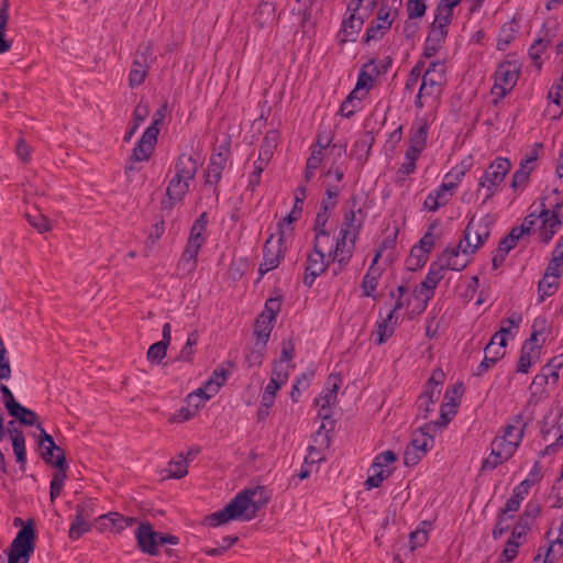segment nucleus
Instances as JSON below:
<instances>
[{
  "label": "nucleus",
  "instance_id": "6e6d98bb",
  "mask_svg": "<svg viewBox=\"0 0 563 563\" xmlns=\"http://www.w3.org/2000/svg\"><path fill=\"white\" fill-rule=\"evenodd\" d=\"M550 43L551 38L539 37L533 42V44L529 48V56L538 66V68H541L542 66L541 54Z\"/></svg>",
  "mask_w": 563,
  "mask_h": 563
},
{
  "label": "nucleus",
  "instance_id": "9b49d317",
  "mask_svg": "<svg viewBox=\"0 0 563 563\" xmlns=\"http://www.w3.org/2000/svg\"><path fill=\"white\" fill-rule=\"evenodd\" d=\"M511 163L508 158L497 157L494 162L490 163L484 175L481 177L477 194L482 191V187H485L487 183H492L493 185H500L504 181L506 175L509 173Z\"/></svg>",
  "mask_w": 563,
  "mask_h": 563
},
{
  "label": "nucleus",
  "instance_id": "5fc2aeb1",
  "mask_svg": "<svg viewBox=\"0 0 563 563\" xmlns=\"http://www.w3.org/2000/svg\"><path fill=\"white\" fill-rule=\"evenodd\" d=\"M27 222L35 228L40 233H44L51 230L48 219L40 211L35 210L33 213H26Z\"/></svg>",
  "mask_w": 563,
  "mask_h": 563
},
{
  "label": "nucleus",
  "instance_id": "aec40b11",
  "mask_svg": "<svg viewBox=\"0 0 563 563\" xmlns=\"http://www.w3.org/2000/svg\"><path fill=\"white\" fill-rule=\"evenodd\" d=\"M507 345L506 338L500 336L499 346L495 347V345H490V342L484 349V360L477 366L474 372L475 376H482L486 373L493 365H495L500 358L505 356V349Z\"/></svg>",
  "mask_w": 563,
  "mask_h": 563
},
{
  "label": "nucleus",
  "instance_id": "680f3d73",
  "mask_svg": "<svg viewBox=\"0 0 563 563\" xmlns=\"http://www.w3.org/2000/svg\"><path fill=\"white\" fill-rule=\"evenodd\" d=\"M207 224H208V217H207V213L203 212L194 222V224L190 229L189 238L206 242V236L203 233L206 231Z\"/></svg>",
  "mask_w": 563,
  "mask_h": 563
},
{
  "label": "nucleus",
  "instance_id": "e433bc0d",
  "mask_svg": "<svg viewBox=\"0 0 563 563\" xmlns=\"http://www.w3.org/2000/svg\"><path fill=\"white\" fill-rule=\"evenodd\" d=\"M540 511L541 508L539 504L532 501L528 503L525 511L519 516L516 526H518L520 530L528 532L531 529L533 521L540 515Z\"/></svg>",
  "mask_w": 563,
  "mask_h": 563
},
{
  "label": "nucleus",
  "instance_id": "774afa93",
  "mask_svg": "<svg viewBox=\"0 0 563 563\" xmlns=\"http://www.w3.org/2000/svg\"><path fill=\"white\" fill-rule=\"evenodd\" d=\"M531 170L532 167H529L528 164L521 161L519 168L515 172L512 176L511 187L514 189H517L518 187L527 184Z\"/></svg>",
  "mask_w": 563,
  "mask_h": 563
},
{
  "label": "nucleus",
  "instance_id": "cd10ccee",
  "mask_svg": "<svg viewBox=\"0 0 563 563\" xmlns=\"http://www.w3.org/2000/svg\"><path fill=\"white\" fill-rule=\"evenodd\" d=\"M54 466L57 468V472L54 474L49 486V497L52 501L60 495L67 478L68 464L66 462V457L59 455L58 461L54 462Z\"/></svg>",
  "mask_w": 563,
  "mask_h": 563
},
{
  "label": "nucleus",
  "instance_id": "bb28decb",
  "mask_svg": "<svg viewBox=\"0 0 563 563\" xmlns=\"http://www.w3.org/2000/svg\"><path fill=\"white\" fill-rule=\"evenodd\" d=\"M276 19L274 0H262L254 12V23L258 29L273 25Z\"/></svg>",
  "mask_w": 563,
  "mask_h": 563
},
{
  "label": "nucleus",
  "instance_id": "4d7b16f0",
  "mask_svg": "<svg viewBox=\"0 0 563 563\" xmlns=\"http://www.w3.org/2000/svg\"><path fill=\"white\" fill-rule=\"evenodd\" d=\"M563 252H560L558 255L553 254V257L550 260L548 267L545 269V277H552L554 279H559L563 274Z\"/></svg>",
  "mask_w": 563,
  "mask_h": 563
},
{
  "label": "nucleus",
  "instance_id": "37998d69",
  "mask_svg": "<svg viewBox=\"0 0 563 563\" xmlns=\"http://www.w3.org/2000/svg\"><path fill=\"white\" fill-rule=\"evenodd\" d=\"M362 225V220L360 217H357L356 212L351 210L350 212H346L344 216V220L341 224L340 232L345 233L355 238L358 234V229Z\"/></svg>",
  "mask_w": 563,
  "mask_h": 563
},
{
  "label": "nucleus",
  "instance_id": "ea45409f",
  "mask_svg": "<svg viewBox=\"0 0 563 563\" xmlns=\"http://www.w3.org/2000/svg\"><path fill=\"white\" fill-rule=\"evenodd\" d=\"M461 249L459 246L456 249H446L439 258H442V263H444L445 271H462L466 267L467 261H460L459 254Z\"/></svg>",
  "mask_w": 563,
  "mask_h": 563
},
{
  "label": "nucleus",
  "instance_id": "4468645a",
  "mask_svg": "<svg viewBox=\"0 0 563 563\" xmlns=\"http://www.w3.org/2000/svg\"><path fill=\"white\" fill-rule=\"evenodd\" d=\"M190 188V181L173 177L166 189V199L162 200L163 210H172L178 202L183 201Z\"/></svg>",
  "mask_w": 563,
  "mask_h": 563
},
{
  "label": "nucleus",
  "instance_id": "0e129e2a",
  "mask_svg": "<svg viewBox=\"0 0 563 563\" xmlns=\"http://www.w3.org/2000/svg\"><path fill=\"white\" fill-rule=\"evenodd\" d=\"M168 345L165 342H156L148 347L147 360L151 363L159 364L166 356Z\"/></svg>",
  "mask_w": 563,
  "mask_h": 563
},
{
  "label": "nucleus",
  "instance_id": "58836bf2",
  "mask_svg": "<svg viewBox=\"0 0 563 563\" xmlns=\"http://www.w3.org/2000/svg\"><path fill=\"white\" fill-rule=\"evenodd\" d=\"M363 24L364 20H362V18L354 14L353 12H350L349 18L344 19L342 23V31L344 32L345 36L344 41H355L356 35L361 31Z\"/></svg>",
  "mask_w": 563,
  "mask_h": 563
},
{
  "label": "nucleus",
  "instance_id": "b1692460",
  "mask_svg": "<svg viewBox=\"0 0 563 563\" xmlns=\"http://www.w3.org/2000/svg\"><path fill=\"white\" fill-rule=\"evenodd\" d=\"M387 240H383L380 243V249L376 253L375 257L373 258L372 265L369 266L367 273L365 274L362 283L363 292L365 296L369 297L373 295V291L376 289L378 284V278L382 275V272L379 268L375 267V264L377 263L378 258L382 256L383 250L386 247Z\"/></svg>",
  "mask_w": 563,
  "mask_h": 563
},
{
  "label": "nucleus",
  "instance_id": "c85d7f7f",
  "mask_svg": "<svg viewBox=\"0 0 563 563\" xmlns=\"http://www.w3.org/2000/svg\"><path fill=\"white\" fill-rule=\"evenodd\" d=\"M342 383V379L336 374H331L325 383V386L320 394L319 398H316V404H324L325 407L333 406L336 404L338 398V390L340 388V385Z\"/></svg>",
  "mask_w": 563,
  "mask_h": 563
},
{
  "label": "nucleus",
  "instance_id": "052dcab7",
  "mask_svg": "<svg viewBox=\"0 0 563 563\" xmlns=\"http://www.w3.org/2000/svg\"><path fill=\"white\" fill-rule=\"evenodd\" d=\"M313 375L314 373L310 371L307 373H302L301 376L296 379L290 393V397L295 402L298 401V396L300 395L301 389H307L309 387L310 382L313 378Z\"/></svg>",
  "mask_w": 563,
  "mask_h": 563
},
{
  "label": "nucleus",
  "instance_id": "69168bd1",
  "mask_svg": "<svg viewBox=\"0 0 563 563\" xmlns=\"http://www.w3.org/2000/svg\"><path fill=\"white\" fill-rule=\"evenodd\" d=\"M282 308V297L268 298L265 302V308L260 314H264L268 320L275 322Z\"/></svg>",
  "mask_w": 563,
  "mask_h": 563
},
{
  "label": "nucleus",
  "instance_id": "e2e57ef3",
  "mask_svg": "<svg viewBox=\"0 0 563 563\" xmlns=\"http://www.w3.org/2000/svg\"><path fill=\"white\" fill-rule=\"evenodd\" d=\"M91 526L88 520L79 519L75 516L68 531V537L71 540H78L82 534L90 530Z\"/></svg>",
  "mask_w": 563,
  "mask_h": 563
},
{
  "label": "nucleus",
  "instance_id": "13d9d810",
  "mask_svg": "<svg viewBox=\"0 0 563 563\" xmlns=\"http://www.w3.org/2000/svg\"><path fill=\"white\" fill-rule=\"evenodd\" d=\"M198 338H199V335H198L197 331H192L189 333L186 344L184 345V347L181 349V351L178 355V360L187 361V362L192 361V356L195 354L194 347L198 343Z\"/></svg>",
  "mask_w": 563,
  "mask_h": 563
},
{
  "label": "nucleus",
  "instance_id": "09e8293b",
  "mask_svg": "<svg viewBox=\"0 0 563 563\" xmlns=\"http://www.w3.org/2000/svg\"><path fill=\"white\" fill-rule=\"evenodd\" d=\"M559 288V280L552 277H545L543 275L542 279L538 284L539 291V301H543L547 297H550L555 294Z\"/></svg>",
  "mask_w": 563,
  "mask_h": 563
},
{
  "label": "nucleus",
  "instance_id": "338daca9",
  "mask_svg": "<svg viewBox=\"0 0 563 563\" xmlns=\"http://www.w3.org/2000/svg\"><path fill=\"white\" fill-rule=\"evenodd\" d=\"M438 400L437 397L420 395L418 398V413L417 419L426 420L429 413L432 411V405Z\"/></svg>",
  "mask_w": 563,
  "mask_h": 563
},
{
  "label": "nucleus",
  "instance_id": "9d476101",
  "mask_svg": "<svg viewBox=\"0 0 563 563\" xmlns=\"http://www.w3.org/2000/svg\"><path fill=\"white\" fill-rule=\"evenodd\" d=\"M236 495H243L246 498V512L243 515V518L246 520L255 518L257 511L262 509L271 498L268 492L263 486L246 488Z\"/></svg>",
  "mask_w": 563,
  "mask_h": 563
},
{
  "label": "nucleus",
  "instance_id": "f704fd0d",
  "mask_svg": "<svg viewBox=\"0 0 563 563\" xmlns=\"http://www.w3.org/2000/svg\"><path fill=\"white\" fill-rule=\"evenodd\" d=\"M273 327V321L268 320L264 314H258L254 323V334L256 336V343H260L262 346L266 345Z\"/></svg>",
  "mask_w": 563,
  "mask_h": 563
},
{
  "label": "nucleus",
  "instance_id": "ddd939ff",
  "mask_svg": "<svg viewBox=\"0 0 563 563\" xmlns=\"http://www.w3.org/2000/svg\"><path fill=\"white\" fill-rule=\"evenodd\" d=\"M545 197L541 198V209L537 218L542 220L540 227V238L543 244H548L562 227V220L555 213H548Z\"/></svg>",
  "mask_w": 563,
  "mask_h": 563
},
{
  "label": "nucleus",
  "instance_id": "7ed1b4c3",
  "mask_svg": "<svg viewBox=\"0 0 563 563\" xmlns=\"http://www.w3.org/2000/svg\"><path fill=\"white\" fill-rule=\"evenodd\" d=\"M445 267L442 258L431 263L426 279L417 286L415 296L421 300L419 312L427 308L428 301L433 297L434 289L438 284L444 278Z\"/></svg>",
  "mask_w": 563,
  "mask_h": 563
},
{
  "label": "nucleus",
  "instance_id": "de8ad7c7",
  "mask_svg": "<svg viewBox=\"0 0 563 563\" xmlns=\"http://www.w3.org/2000/svg\"><path fill=\"white\" fill-rule=\"evenodd\" d=\"M229 372L224 368H217L213 371L211 377L206 382V388L211 391V395H216L220 387L225 384Z\"/></svg>",
  "mask_w": 563,
  "mask_h": 563
},
{
  "label": "nucleus",
  "instance_id": "2eb2a0df",
  "mask_svg": "<svg viewBox=\"0 0 563 563\" xmlns=\"http://www.w3.org/2000/svg\"><path fill=\"white\" fill-rule=\"evenodd\" d=\"M156 143V131H154V129H146L133 148L130 162L148 161L154 152Z\"/></svg>",
  "mask_w": 563,
  "mask_h": 563
},
{
  "label": "nucleus",
  "instance_id": "f3484780",
  "mask_svg": "<svg viewBox=\"0 0 563 563\" xmlns=\"http://www.w3.org/2000/svg\"><path fill=\"white\" fill-rule=\"evenodd\" d=\"M36 428L41 431L38 440L41 456L46 464L54 466V462L58 461L59 455L66 457L65 452L60 446L56 445L53 437L46 433L41 423H38Z\"/></svg>",
  "mask_w": 563,
  "mask_h": 563
},
{
  "label": "nucleus",
  "instance_id": "864d4df0",
  "mask_svg": "<svg viewBox=\"0 0 563 563\" xmlns=\"http://www.w3.org/2000/svg\"><path fill=\"white\" fill-rule=\"evenodd\" d=\"M267 164H268V162L261 159V158H257L254 162V169L249 176V184L246 187L247 190H250L252 192L255 191L256 187L261 183V175L264 172V169L266 168Z\"/></svg>",
  "mask_w": 563,
  "mask_h": 563
},
{
  "label": "nucleus",
  "instance_id": "6ab92c4d",
  "mask_svg": "<svg viewBox=\"0 0 563 563\" xmlns=\"http://www.w3.org/2000/svg\"><path fill=\"white\" fill-rule=\"evenodd\" d=\"M354 246L355 238L346 234V232H339V236L333 244L331 260L338 262L340 267L346 265L352 257Z\"/></svg>",
  "mask_w": 563,
  "mask_h": 563
},
{
  "label": "nucleus",
  "instance_id": "423d86ee",
  "mask_svg": "<svg viewBox=\"0 0 563 563\" xmlns=\"http://www.w3.org/2000/svg\"><path fill=\"white\" fill-rule=\"evenodd\" d=\"M231 140L228 139L225 142L219 145L216 152L210 156V161L206 170V184L217 185L222 177L227 163L230 158Z\"/></svg>",
  "mask_w": 563,
  "mask_h": 563
},
{
  "label": "nucleus",
  "instance_id": "f257e3e1",
  "mask_svg": "<svg viewBox=\"0 0 563 563\" xmlns=\"http://www.w3.org/2000/svg\"><path fill=\"white\" fill-rule=\"evenodd\" d=\"M37 533L35 521L26 520V526L20 529L8 550L7 563H29L35 550Z\"/></svg>",
  "mask_w": 563,
  "mask_h": 563
},
{
  "label": "nucleus",
  "instance_id": "49530a36",
  "mask_svg": "<svg viewBox=\"0 0 563 563\" xmlns=\"http://www.w3.org/2000/svg\"><path fill=\"white\" fill-rule=\"evenodd\" d=\"M443 380H444L443 371L440 368H437L435 371H433L431 377L428 379V382L426 384V389L422 393V395H428V396L438 398L440 395V389L438 387L443 384Z\"/></svg>",
  "mask_w": 563,
  "mask_h": 563
},
{
  "label": "nucleus",
  "instance_id": "f03ea898",
  "mask_svg": "<svg viewBox=\"0 0 563 563\" xmlns=\"http://www.w3.org/2000/svg\"><path fill=\"white\" fill-rule=\"evenodd\" d=\"M137 545L143 553L156 555L158 545L178 544L179 538L173 534H165L153 530L151 523H141L135 532Z\"/></svg>",
  "mask_w": 563,
  "mask_h": 563
},
{
  "label": "nucleus",
  "instance_id": "8fccbe9b",
  "mask_svg": "<svg viewBox=\"0 0 563 563\" xmlns=\"http://www.w3.org/2000/svg\"><path fill=\"white\" fill-rule=\"evenodd\" d=\"M188 473L187 457L179 454L176 460L169 462V476L173 478H183Z\"/></svg>",
  "mask_w": 563,
  "mask_h": 563
},
{
  "label": "nucleus",
  "instance_id": "2f4dec72",
  "mask_svg": "<svg viewBox=\"0 0 563 563\" xmlns=\"http://www.w3.org/2000/svg\"><path fill=\"white\" fill-rule=\"evenodd\" d=\"M454 188L455 184L442 183V185L437 190L429 194L424 201V208L430 211H437L440 206H444L448 202V199L444 198L445 191Z\"/></svg>",
  "mask_w": 563,
  "mask_h": 563
},
{
  "label": "nucleus",
  "instance_id": "20e7f679",
  "mask_svg": "<svg viewBox=\"0 0 563 563\" xmlns=\"http://www.w3.org/2000/svg\"><path fill=\"white\" fill-rule=\"evenodd\" d=\"M451 22L452 19L449 18V14H441L435 12L434 21L430 26V31L424 44V57L430 58L439 52L446 38L449 31L448 27Z\"/></svg>",
  "mask_w": 563,
  "mask_h": 563
},
{
  "label": "nucleus",
  "instance_id": "7c9ffc66",
  "mask_svg": "<svg viewBox=\"0 0 563 563\" xmlns=\"http://www.w3.org/2000/svg\"><path fill=\"white\" fill-rule=\"evenodd\" d=\"M387 21V11H384V1L379 8L377 19L371 22L366 30L365 42L382 40L385 35L386 26L384 23Z\"/></svg>",
  "mask_w": 563,
  "mask_h": 563
},
{
  "label": "nucleus",
  "instance_id": "79ce46f5",
  "mask_svg": "<svg viewBox=\"0 0 563 563\" xmlns=\"http://www.w3.org/2000/svg\"><path fill=\"white\" fill-rule=\"evenodd\" d=\"M9 5L7 1L0 7V54H4L11 48V41L5 37V27L9 21Z\"/></svg>",
  "mask_w": 563,
  "mask_h": 563
},
{
  "label": "nucleus",
  "instance_id": "4c0bfd02",
  "mask_svg": "<svg viewBox=\"0 0 563 563\" xmlns=\"http://www.w3.org/2000/svg\"><path fill=\"white\" fill-rule=\"evenodd\" d=\"M278 139L279 133L276 130L268 131L261 144L258 158L269 162L278 144Z\"/></svg>",
  "mask_w": 563,
  "mask_h": 563
},
{
  "label": "nucleus",
  "instance_id": "0eeeda50",
  "mask_svg": "<svg viewBox=\"0 0 563 563\" xmlns=\"http://www.w3.org/2000/svg\"><path fill=\"white\" fill-rule=\"evenodd\" d=\"M518 75L519 68L515 63H501L495 73L493 93H496L499 98H505L506 95L515 87L518 80Z\"/></svg>",
  "mask_w": 563,
  "mask_h": 563
},
{
  "label": "nucleus",
  "instance_id": "5701e85b",
  "mask_svg": "<svg viewBox=\"0 0 563 563\" xmlns=\"http://www.w3.org/2000/svg\"><path fill=\"white\" fill-rule=\"evenodd\" d=\"M526 428L527 423H523L522 428L516 432V442H507L506 440H500L499 437H496L492 442V455L501 456L505 460H509L514 455L517 446L520 444L525 435Z\"/></svg>",
  "mask_w": 563,
  "mask_h": 563
},
{
  "label": "nucleus",
  "instance_id": "dca6fc26",
  "mask_svg": "<svg viewBox=\"0 0 563 563\" xmlns=\"http://www.w3.org/2000/svg\"><path fill=\"white\" fill-rule=\"evenodd\" d=\"M474 219L472 218L464 231V239L460 241L459 249L464 254H473L478 250L489 236V230L486 227L483 233L473 231Z\"/></svg>",
  "mask_w": 563,
  "mask_h": 563
},
{
  "label": "nucleus",
  "instance_id": "a19ab883",
  "mask_svg": "<svg viewBox=\"0 0 563 563\" xmlns=\"http://www.w3.org/2000/svg\"><path fill=\"white\" fill-rule=\"evenodd\" d=\"M15 420H18L21 424L24 426H37V415L33 410L22 406L20 402L16 405L14 409L8 412Z\"/></svg>",
  "mask_w": 563,
  "mask_h": 563
},
{
  "label": "nucleus",
  "instance_id": "f8f14e48",
  "mask_svg": "<svg viewBox=\"0 0 563 563\" xmlns=\"http://www.w3.org/2000/svg\"><path fill=\"white\" fill-rule=\"evenodd\" d=\"M387 71V63L380 62L376 64L375 60H369L364 64L360 70L356 87L365 93L375 85L379 77Z\"/></svg>",
  "mask_w": 563,
  "mask_h": 563
},
{
  "label": "nucleus",
  "instance_id": "3c124183",
  "mask_svg": "<svg viewBox=\"0 0 563 563\" xmlns=\"http://www.w3.org/2000/svg\"><path fill=\"white\" fill-rule=\"evenodd\" d=\"M313 249L320 252H325V250H329V256L332 255L333 240L331 239L329 231H316Z\"/></svg>",
  "mask_w": 563,
  "mask_h": 563
},
{
  "label": "nucleus",
  "instance_id": "a878e982",
  "mask_svg": "<svg viewBox=\"0 0 563 563\" xmlns=\"http://www.w3.org/2000/svg\"><path fill=\"white\" fill-rule=\"evenodd\" d=\"M198 162L188 154H180L175 163V177L192 181L198 172Z\"/></svg>",
  "mask_w": 563,
  "mask_h": 563
},
{
  "label": "nucleus",
  "instance_id": "412c9836",
  "mask_svg": "<svg viewBox=\"0 0 563 563\" xmlns=\"http://www.w3.org/2000/svg\"><path fill=\"white\" fill-rule=\"evenodd\" d=\"M428 451V439L424 437L419 439L417 432H413L412 439L405 451L404 463L407 466H415L427 454Z\"/></svg>",
  "mask_w": 563,
  "mask_h": 563
},
{
  "label": "nucleus",
  "instance_id": "a211bd4d",
  "mask_svg": "<svg viewBox=\"0 0 563 563\" xmlns=\"http://www.w3.org/2000/svg\"><path fill=\"white\" fill-rule=\"evenodd\" d=\"M328 267L325 262V252L316 251L307 257L303 284L311 287L318 276H320Z\"/></svg>",
  "mask_w": 563,
  "mask_h": 563
},
{
  "label": "nucleus",
  "instance_id": "4be33fe9",
  "mask_svg": "<svg viewBox=\"0 0 563 563\" xmlns=\"http://www.w3.org/2000/svg\"><path fill=\"white\" fill-rule=\"evenodd\" d=\"M205 244L203 241H198L195 239H188L187 245L180 256L178 262V269L190 274L197 267V257L201 246Z\"/></svg>",
  "mask_w": 563,
  "mask_h": 563
},
{
  "label": "nucleus",
  "instance_id": "c03bdc74",
  "mask_svg": "<svg viewBox=\"0 0 563 563\" xmlns=\"http://www.w3.org/2000/svg\"><path fill=\"white\" fill-rule=\"evenodd\" d=\"M148 115L147 104L139 103L133 112L134 122L133 125L126 131L124 135V142H130L140 124L145 121Z\"/></svg>",
  "mask_w": 563,
  "mask_h": 563
},
{
  "label": "nucleus",
  "instance_id": "c756f323",
  "mask_svg": "<svg viewBox=\"0 0 563 563\" xmlns=\"http://www.w3.org/2000/svg\"><path fill=\"white\" fill-rule=\"evenodd\" d=\"M444 81L445 78H442L441 74H423L420 86L421 93L428 95L430 100L435 101L442 92Z\"/></svg>",
  "mask_w": 563,
  "mask_h": 563
},
{
  "label": "nucleus",
  "instance_id": "6e6552de",
  "mask_svg": "<svg viewBox=\"0 0 563 563\" xmlns=\"http://www.w3.org/2000/svg\"><path fill=\"white\" fill-rule=\"evenodd\" d=\"M283 241V235H279L276 241H274L273 235L266 240L263 249V261L258 267L260 276H264L268 272L278 267L280 260L285 254Z\"/></svg>",
  "mask_w": 563,
  "mask_h": 563
},
{
  "label": "nucleus",
  "instance_id": "72a5a7b5",
  "mask_svg": "<svg viewBox=\"0 0 563 563\" xmlns=\"http://www.w3.org/2000/svg\"><path fill=\"white\" fill-rule=\"evenodd\" d=\"M379 4V0H351L347 5V11L366 20Z\"/></svg>",
  "mask_w": 563,
  "mask_h": 563
},
{
  "label": "nucleus",
  "instance_id": "bf43d9fd",
  "mask_svg": "<svg viewBox=\"0 0 563 563\" xmlns=\"http://www.w3.org/2000/svg\"><path fill=\"white\" fill-rule=\"evenodd\" d=\"M266 345L255 343L254 347L245 355V362L249 367L260 366L265 357Z\"/></svg>",
  "mask_w": 563,
  "mask_h": 563
},
{
  "label": "nucleus",
  "instance_id": "a18cd8bd",
  "mask_svg": "<svg viewBox=\"0 0 563 563\" xmlns=\"http://www.w3.org/2000/svg\"><path fill=\"white\" fill-rule=\"evenodd\" d=\"M515 19L510 23H505L500 31L497 40V49L505 51L507 46L515 40L517 30L512 26Z\"/></svg>",
  "mask_w": 563,
  "mask_h": 563
},
{
  "label": "nucleus",
  "instance_id": "c9c22d12",
  "mask_svg": "<svg viewBox=\"0 0 563 563\" xmlns=\"http://www.w3.org/2000/svg\"><path fill=\"white\" fill-rule=\"evenodd\" d=\"M148 68V63H144V60L135 58L129 74V86L131 88L141 86L147 76Z\"/></svg>",
  "mask_w": 563,
  "mask_h": 563
},
{
  "label": "nucleus",
  "instance_id": "473e14b6",
  "mask_svg": "<svg viewBox=\"0 0 563 563\" xmlns=\"http://www.w3.org/2000/svg\"><path fill=\"white\" fill-rule=\"evenodd\" d=\"M366 96L365 91L355 88L347 95L345 100L340 107V113L342 117L351 118L357 110L360 101Z\"/></svg>",
  "mask_w": 563,
  "mask_h": 563
},
{
  "label": "nucleus",
  "instance_id": "39448f33",
  "mask_svg": "<svg viewBox=\"0 0 563 563\" xmlns=\"http://www.w3.org/2000/svg\"><path fill=\"white\" fill-rule=\"evenodd\" d=\"M245 512L246 498L243 495H235L224 508L207 516L205 522L210 527H218L230 520L243 518Z\"/></svg>",
  "mask_w": 563,
  "mask_h": 563
},
{
  "label": "nucleus",
  "instance_id": "1a4fd4ad",
  "mask_svg": "<svg viewBox=\"0 0 563 563\" xmlns=\"http://www.w3.org/2000/svg\"><path fill=\"white\" fill-rule=\"evenodd\" d=\"M318 418L321 419V426L313 437L314 444H318L320 448H329L330 446V433L335 428V420L332 417V406L325 407L324 404L318 405Z\"/></svg>",
  "mask_w": 563,
  "mask_h": 563
},
{
  "label": "nucleus",
  "instance_id": "393cba45",
  "mask_svg": "<svg viewBox=\"0 0 563 563\" xmlns=\"http://www.w3.org/2000/svg\"><path fill=\"white\" fill-rule=\"evenodd\" d=\"M384 466H387V451L380 452L368 470V477L364 483L366 489L379 487L384 481Z\"/></svg>",
  "mask_w": 563,
  "mask_h": 563
},
{
  "label": "nucleus",
  "instance_id": "603ef678",
  "mask_svg": "<svg viewBox=\"0 0 563 563\" xmlns=\"http://www.w3.org/2000/svg\"><path fill=\"white\" fill-rule=\"evenodd\" d=\"M101 519L109 520L111 529L115 532L122 531L125 527L133 525V518H125L119 512H110L108 515L100 516Z\"/></svg>",
  "mask_w": 563,
  "mask_h": 563
}]
</instances>
